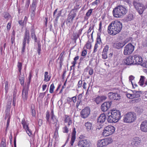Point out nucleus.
Wrapping results in <instances>:
<instances>
[{
    "label": "nucleus",
    "mask_w": 147,
    "mask_h": 147,
    "mask_svg": "<svg viewBox=\"0 0 147 147\" xmlns=\"http://www.w3.org/2000/svg\"><path fill=\"white\" fill-rule=\"evenodd\" d=\"M122 28V24L121 22L117 21H113L109 25L107 31L109 34L115 35L121 31Z\"/></svg>",
    "instance_id": "f257e3e1"
},
{
    "label": "nucleus",
    "mask_w": 147,
    "mask_h": 147,
    "mask_svg": "<svg viewBox=\"0 0 147 147\" xmlns=\"http://www.w3.org/2000/svg\"><path fill=\"white\" fill-rule=\"evenodd\" d=\"M108 114L109 115L107 119L110 123L117 122L121 118V113L119 111L112 110Z\"/></svg>",
    "instance_id": "f03ea898"
},
{
    "label": "nucleus",
    "mask_w": 147,
    "mask_h": 147,
    "mask_svg": "<svg viewBox=\"0 0 147 147\" xmlns=\"http://www.w3.org/2000/svg\"><path fill=\"white\" fill-rule=\"evenodd\" d=\"M32 77V72L31 71L29 73V76L28 77V81L27 84H25V86L23 87L22 91V97L24 101H26L28 99L29 86Z\"/></svg>",
    "instance_id": "7ed1b4c3"
},
{
    "label": "nucleus",
    "mask_w": 147,
    "mask_h": 147,
    "mask_svg": "<svg viewBox=\"0 0 147 147\" xmlns=\"http://www.w3.org/2000/svg\"><path fill=\"white\" fill-rule=\"evenodd\" d=\"M30 38L29 30L26 28L25 30L24 36L22 41V47L21 51V53L22 55H24L26 49V43H27L28 45L29 44Z\"/></svg>",
    "instance_id": "20e7f679"
},
{
    "label": "nucleus",
    "mask_w": 147,
    "mask_h": 147,
    "mask_svg": "<svg viewBox=\"0 0 147 147\" xmlns=\"http://www.w3.org/2000/svg\"><path fill=\"white\" fill-rule=\"evenodd\" d=\"M46 115L47 123L48 122L50 125H51L52 124H55V126H58V125H57L58 120L54 115L53 109H51V118L50 119L49 112V111H48L46 112Z\"/></svg>",
    "instance_id": "39448f33"
},
{
    "label": "nucleus",
    "mask_w": 147,
    "mask_h": 147,
    "mask_svg": "<svg viewBox=\"0 0 147 147\" xmlns=\"http://www.w3.org/2000/svg\"><path fill=\"white\" fill-rule=\"evenodd\" d=\"M136 118V115L134 113L129 112L124 115L123 121L126 123H132L135 120Z\"/></svg>",
    "instance_id": "423d86ee"
},
{
    "label": "nucleus",
    "mask_w": 147,
    "mask_h": 147,
    "mask_svg": "<svg viewBox=\"0 0 147 147\" xmlns=\"http://www.w3.org/2000/svg\"><path fill=\"white\" fill-rule=\"evenodd\" d=\"M83 135H80L79 137L80 140L78 143V145L79 147H90L91 143L90 141L84 138Z\"/></svg>",
    "instance_id": "0eeeda50"
},
{
    "label": "nucleus",
    "mask_w": 147,
    "mask_h": 147,
    "mask_svg": "<svg viewBox=\"0 0 147 147\" xmlns=\"http://www.w3.org/2000/svg\"><path fill=\"white\" fill-rule=\"evenodd\" d=\"M115 128L113 126L108 125L105 127L103 130L102 135L104 136H107L114 133Z\"/></svg>",
    "instance_id": "6e6552de"
},
{
    "label": "nucleus",
    "mask_w": 147,
    "mask_h": 147,
    "mask_svg": "<svg viewBox=\"0 0 147 147\" xmlns=\"http://www.w3.org/2000/svg\"><path fill=\"white\" fill-rule=\"evenodd\" d=\"M134 46L131 43H128L124 47L123 51L125 55H129L131 54L134 50Z\"/></svg>",
    "instance_id": "1a4fd4ad"
},
{
    "label": "nucleus",
    "mask_w": 147,
    "mask_h": 147,
    "mask_svg": "<svg viewBox=\"0 0 147 147\" xmlns=\"http://www.w3.org/2000/svg\"><path fill=\"white\" fill-rule=\"evenodd\" d=\"M21 123L23 128L25 130L28 135L30 136L32 135V132L29 128V123L27 122V121L23 118L22 120Z\"/></svg>",
    "instance_id": "9d476101"
},
{
    "label": "nucleus",
    "mask_w": 147,
    "mask_h": 147,
    "mask_svg": "<svg viewBox=\"0 0 147 147\" xmlns=\"http://www.w3.org/2000/svg\"><path fill=\"white\" fill-rule=\"evenodd\" d=\"M127 12V10H113V13L115 17L119 18L122 15H125Z\"/></svg>",
    "instance_id": "9b49d317"
},
{
    "label": "nucleus",
    "mask_w": 147,
    "mask_h": 147,
    "mask_svg": "<svg viewBox=\"0 0 147 147\" xmlns=\"http://www.w3.org/2000/svg\"><path fill=\"white\" fill-rule=\"evenodd\" d=\"M90 109L88 107H86L82 109L80 112V116L84 119L87 118L90 113Z\"/></svg>",
    "instance_id": "f8f14e48"
},
{
    "label": "nucleus",
    "mask_w": 147,
    "mask_h": 147,
    "mask_svg": "<svg viewBox=\"0 0 147 147\" xmlns=\"http://www.w3.org/2000/svg\"><path fill=\"white\" fill-rule=\"evenodd\" d=\"M111 103V101L106 102L103 103L100 107V109L103 112L107 111L110 108Z\"/></svg>",
    "instance_id": "ddd939ff"
},
{
    "label": "nucleus",
    "mask_w": 147,
    "mask_h": 147,
    "mask_svg": "<svg viewBox=\"0 0 147 147\" xmlns=\"http://www.w3.org/2000/svg\"><path fill=\"white\" fill-rule=\"evenodd\" d=\"M109 99L112 100H118L120 99L119 94L116 93L110 92L108 94Z\"/></svg>",
    "instance_id": "4468645a"
},
{
    "label": "nucleus",
    "mask_w": 147,
    "mask_h": 147,
    "mask_svg": "<svg viewBox=\"0 0 147 147\" xmlns=\"http://www.w3.org/2000/svg\"><path fill=\"white\" fill-rule=\"evenodd\" d=\"M124 62L125 65H134L133 60V57L130 56L125 59L124 60Z\"/></svg>",
    "instance_id": "2eb2a0df"
},
{
    "label": "nucleus",
    "mask_w": 147,
    "mask_h": 147,
    "mask_svg": "<svg viewBox=\"0 0 147 147\" xmlns=\"http://www.w3.org/2000/svg\"><path fill=\"white\" fill-rule=\"evenodd\" d=\"M106 119V117L104 114H101L97 119V123H98L100 126L101 125L102 126V124L105 121Z\"/></svg>",
    "instance_id": "dca6fc26"
},
{
    "label": "nucleus",
    "mask_w": 147,
    "mask_h": 147,
    "mask_svg": "<svg viewBox=\"0 0 147 147\" xmlns=\"http://www.w3.org/2000/svg\"><path fill=\"white\" fill-rule=\"evenodd\" d=\"M113 47L116 49H119L123 47L125 45V43L124 42H117L112 43Z\"/></svg>",
    "instance_id": "f3484780"
},
{
    "label": "nucleus",
    "mask_w": 147,
    "mask_h": 147,
    "mask_svg": "<svg viewBox=\"0 0 147 147\" xmlns=\"http://www.w3.org/2000/svg\"><path fill=\"white\" fill-rule=\"evenodd\" d=\"M133 57L134 65L140 64L142 62V59L141 57L136 55H134Z\"/></svg>",
    "instance_id": "a211bd4d"
},
{
    "label": "nucleus",
    "mask_w": 147,
    "mask_h": 147,
    "mask_svg": "<svg viewBox=\"0 0 147 147\" xmlns=\"http://www.w3.org/2000/svg\"><path fill=\"white\" fill-rule=\"evenodd\" d=\"M136 9H142L141 8H140L139 7H142V8L144 9L147 8V3L144 5L139 3H137L136 1H134L133 3Z\"/></svg>",
    "instance_id": "6ab92c4d"
},
{
    "label": "nucleus",
    "mask_w": 147,
    "mask_h": 147,
    "mask_svg": "<svg viewBox=\"0 0 147 147\" xmlns=\"http://www.w3.org/2000/svg\"><path fill=\"white\" fill-rule=\"evenodd\" d=\"M141 143L140 139L138 137L134 138L131 144L133 147L138 146Z\"/></svg>",
    "instance_id": "aec40b11"
},
{
    "label": "nucleus",
    "mask_w": 147,
    "mask_h": 147,
    "mask_svg": "<svg viewBox=\"0 0 147 147\" xmlns=\"http://www.w3.org/2000/svg\"><path fill=\"white\" fill-rule=\"evenodd\" d=\"M107 99V97L105 96H98L95 98L94 100L97 104H98L102 102L103 101Z\"/></svg>",
    "instance_id": "412c9836"
},
{
    "label": "nucleus",
    "mask_w": 147,
    "mask_h": 147,
    "mask_svg": "<svg viewBox=\"0 0 147 147\" xmlns=\"http://www.w3.org/2000/svg\"><path fill=\"white\" fill-rule=\"evenodd\" d=\"M64 54V51H63L60 54L58 60H59V68L61 69L62 65H63V61L64 60V57L63 56Z\"/></svg>",
    "instance_id": "4be33fe9"
},
{
    "label": "nucleus",
    "mask_w": 147,
    "mask_h": 147,
    "mask_svg": "<svg viewBox=\"0 0 147 147\" xmlns=\"http://www.w3.org/2000/svg\"><path fill=\"white\" fill-rule=\"evenodd\" d=\"M141 131L144 132H147V121L142 122L140 125Z\"/></svg>",
    "instance_id": "5701e85b"
},
{
    "label": "nucleus",
    "mask_w": 147,
    "mask_h": 147,
    "mask_svg": "<svg viewBox=\"0 0 147 147\" xmlns=\"http://www.w3.org/2000/svg\"><path fill=\"white\" fill-rule=\"evenodd\" d=\"M85 125L87 130L88 131L91 130L92 129V123L88 121L86 122L85 124Z\"/></svg>",
    "instance_id": "b1692460"
},
{
    "label": "nucleus",
    "mask_w": 147,
    "mask_h": 147,
    "mask_svg": "<svg viewBox=\"0 0 147 147\" xmlns=\"http://www.w3.org/2000/svg\"><path fill=\"white\" fill-rule=\"evenodd\" d=\"M30 109L32 116L33 117H35L36 115V108L34 104H32L31 105Z\"/></svg>",
    "instance_id": "393cba45"
},
{
    "label": "nucleus",
    "mask_w": 147,
    "mask_h": 147,
    "mask_svg": "<svg viewBox=\"0 0 147 147\" xmlns=\"http://www.w3.org/2000/svg\"><path fill=\"white\" fill-rule=\"evenodd\" d=\"M31 35L32 39H34L35 42H36L37 41V38L35 34V30L34 28H32L31 30Z\"/></svg>",
    "instance_id": "a878e982"
},
{
    "label": "nucleus",
    "mask_w": 147,
    "mask_h": 147,
    "mask_svg": "<svg viewBox=\"0 0 147 147\" xmlns=\"http://www.w3.org/2000/svg\"><path fill=\"white\" fill-rule=\"evenodd\" d=\"M134 18V15L132 14H130L127 17L124 18L123 20L125 22H127L133 20Z\"/></svg>",
    "instance_id": "bb28decb"
},
{
    "label": "nucleus",
    "mask_w": 147,
    "mask_h": 147,
    "mask_svg": "<svg viewBox=\"0 0 147 147\" xmlns=\"http://www.w3.org/2000/svg\"><path fill=\"white\" fill-rule=\"evenodd\" d=\"M104 142L105 146H106L108 144L111 143L112 142L113 140L111 138H108L103 139Z\"/></svg>",
    "instance_id": "cd10ccee"
},
{
    "label": "nucleus",
    "mask_w": 147,
    "mask_h": 147,
    "mask_svg": "<svg viewBox=\"0 0 147 147\" xmlns=\"http://www.w3.org/2000/svg\"><path fill=\"white\" fill-rule=\"evenodd\" d=\"M134 98L139 97L140 96V94L142 93L141 91L134 90L133 91Z\"/></svg>",
    "instance_id": "c85d7f7f"
},
{
    "label": "nucleus",
    "mask_w": 147,
    "mask_h": 147,
    "mask_svg": "<svg viewBox=\"0 0 147 147\" xmlns=\"http://www.w3.org/2000/svg\"><path fill=\"white\" fill-rule=\"evenodd\" d=\"M51 77L48 75V72L46 71L45 73L44 81L45 82L49 81L51 79Z\"/></svg>",
    "instance_id": "c756f323"
},
{
    "label": "nucleus",
    "mask_w": 147,
    "mask_h": 147,
    "mask_svg": "<svg viewBox=\"0 0 147 147\" xmlns=\"http://www.w3.org/2000/svg\"><path fill=\"white\" fill-rule=\"evenodd\" d=\"M65 122H67V124L69 125L71 124V121L69 116L65 115Z\"/></svg>",
    "instance_id": "7c9ffc66"
},
{
    "label": "nucleus",
    "mask_w": 147,
    "mask_h": 147,
    "mask_svg": "<svg viewBox=\"0 0 147 147\" xmlns=\"http://www.w3.org/2000/svg\"><path fill=\"white\" fill-rule=\"evenodd\" d=\"M75 131H74L72 135L71 138V146H72L76 139Z\"/></svg>",
    "instance_id": "2f4dec72"
},
{
    "label": "nucleus",
    "mask_w": 147,
    "mask_h": 147,
    "mask_svg": "<svg viewBox=\"0 0 147 147\" xmlns=\"http://www.w3.org/2000/svg\"><path fill=\"white\" fill-rule=\"evenodd\" d=\"M0 146L1 147H6V140L4 137H3L1 139Z\"/></svg>",
    "instance_id": "473e14b6"
},
{
    "label": "nucleus",
    "mask_w": 147,
    "mask_h": 147,
    "mask_svg": "<svg viewBox=\"0 0 147 147\" xmlns=\"http://www.w3.org/2000/svg\"><path fill=\"white\" fill-rule=\"evenodd\" d=\"M17 67L20 74H21V71L22 68V63L18 62L17 64Z\"/></svg>",
    "instance_id": "72a5a7b5"
},
{
    "label": "nucleus",
    "mask_w": 147,
    "mask_h": 147,
    "mask_svg": "<svg viewBox=\"0 0 147 147\" xmlns=\"http://www.w3.org/2000/svg\"><path fill=\"white\" fill-rule=\"evenodd\" d=\"M38 1L37 0H33L31 6V8L32 9H35L36 7V5Z\"/></svg>",
    "instance_id": "f704fd0d"
},
{
    "label": "nucleus",
    "mask_w": 147,
    "mask_h": 147,
    "mask_svg": "<svg viewBox=\"0 0 147 147\" xmlns=\"http://www.w3.org/2000/svg\"><path fill=\"white\" fill-rule=\"evenodd\" d=\"M145 78L143 76H140V79L139 83L141 86H142L144 84Z\"/></svg>",
    "instance_id": "c9c22d12"
},
{
    "label": "nucleus",
    "mask_w": 147,
    "mask_h": 147,
    "mask_svg": "<svg viewBox=\"0 0 147 147\" xmlns=\"http://www.w3.org/2000/svg\"><path fill=\"white\" fill-rule=\"evenodd\" d=\"M104 144L103 140H99L97 144V146L98 147L105 146Z\"/></svg>",
    "instance_id": "e433bc0d"
},
{
    "label": "nucleus",
    "mask_w": 147,
    "mask_h": 147,
    "mask_svg": "<svg viewBox=\"0 0 147 147\" xmlns=\"http://www.w3.org/2000/svg\"><path fill=\"white\" fill-rule=\"evenodd\" d=\"M135 111L138 114L140 115L143 112V109L141 108L137 107L135 109Z\"/></svg>",
    "instance_id": "4c0bfd02"
},
{
    "label": "nucleus",
    "mask_w": 147,
    "mask_h": 147,
    "mask_svg": "<svg viewBox=\"0 0 147 147\" xmlns=\"http://www.w3.org/2000/svg\"><path fill=\"white\" fill-rule=\"evenodd\" d=\"M76 10H72L71 12H73V14H71L70 16V19H71V21H72L74 18L76 16V13L75 12L76 11H74Z\"/></svg>",
    "instance_id": "58836bf2"
},
{
    "label": "nucleus",
    "mask_w": 147,
    "mask_h": 147,
    "mask_svg": "<svg viewBox=\"0 0 147 147\" xmlns=\"http://www.w3.org/2000/svg\"><path fill=\"white\" fill-rule=\"evenodd\" d=\"M19 81L20 83L22 86H24V76H22V77H20L19 78Z\"/></svg>",
    "instance_id": "ea45409f"
},
{
    "label": "nucleus",
    "mask_w": 147,
    "mask_h": 147,
    "mask_svg": "<svg viewBox=\"0 0 147 147\" xmlns=\"http://www.w3.org/2000/svg\"><path fill=\"white\" fill-rule=\"evenodd\" d=\"M5 92L6 94L7 93L9 89L8 84L9 83L8 81H6L5 82Z\"/></svg>",
    "instance_id": "a19ab883"
},
{
    "label": "nucleus",
    "mask_w": 147,
    "mask_h": 147,
    "mask_svg": "<svg viewBox=\"0 0 147 147\" xmlns=\"http://www.w3.org/2000/svg\"><path fill=\"white\" fill-rule=\"evenodd\" d=\"M55 88V87L53 83H52L50 85L49 89V92L51 93H53L54 90Z\"/></svg>",
    "instance_id": "79ce46f5"
},
{
    "label": "nucleus",
    "mask_w": 147,
    "mask_h": 147,
    "mask_svg": "<svg viewBox=\"0 0 147 147\" xmlns=\"http://www.w3.org/2000/svg\"><path fill=\"white\" fill-rule=\"evenodd\" d=\"M96 40V43H97V44L98 43L100 44V43L101 42L100 36L98 34H97Z\"/></svg>",
    "instance_id": "37998d69"
},
{
    "label": "nucleus",
    "mask_w": 147,
    "mask_h": 147,
    "mask_svg": "<svg viewBox=\"0 0 147 147\" xmlns=\"http://www.w3.org/2000/svg\"><path fill=\"white\" fill-rule=\"evenodd\" d=\"M37 52L38 54L39 55L40 53V51H41V45L39 43H38V49Z\"/></svg>",
    "instance_id": "c03bdc74"
},
{
    "label": "nucleus",
    "mask_w": 147,
    "mask_h": 147,
    "mask_svg": "<svg viewBox=\"0 0 147 147\" xmlns=\"http://www.w3.org/2000/svg\"><path fill=\"white\" fill-rule=\"evenodd\" d=\"M58 16H57V17L55 19V20L54 21V25L55 26H56L57 25L58 18L60 15V13L59 15V14H58Z\"/></svg>",
    "instance_id": "a18cd8bd"
},
{
    "label": "nucleus",
    "mask_w": 147,
    "mask_h": 147,
    "mask_svg": "<svg viewBox=\"0 0 147 147\" xmlns=\"http://www.w3.org/2000/svg\"><path fill=\"white\" fill-rule=\"evenodd\" d=\"M79 57L78 56H77L74 59V61L72 63L73 64V66H74L75 64L76 63V61L78 60L79 59Z\"/></svg>",
    "instance_id": "49530a36"
},
{
    "label": "nucleus",
    "mask_w": 147,
    "mask_h": 147,
    "mask_svg": "<svg viewBox=\"0 0 147 147\" xmlns=\"http://www.w3.org/2000/svg\"><path fill=\"white\" fill-rule=\"evenodd\" d=\"M59 129L58 126H55V128L54 134V136H57L58 134V130Z\"/></svg>",
    "instance_id": "de8ad7c7"
},
{
    "label": "nucleus",
    "mask_w": 147,
    "mask_h": 147,
    "mask_svg": "<svg viewBox=\"0 0 147 147\" xmlns=\"http://www.w3.org/2000/svg\"><path fill=\"white\" fill-rule=\"evenodd\" d=\"M86 46L87 49H90L91 47V42L89 41H88L86 45Z\"/></svg>",
    "instance_id": "09e8293b"
},
{
    "label": "nucleus",
    "mask_w": 147,
    "mask_h": 147,
    "mask_svg": "<svg viewBox=\"0 0 147 147\" xmlns=\"http://www.w3.org/2000/svg\"><path fill=\"white\" fill-rule=\"evenodd\" d=\"M126 95L127 97L130 99H132L134 98L133 94H127Z\"/></svg>",
    "instance_id": "8fccbe9b"
},
{
    "label": "nucleus",
    "mask_w": 147,
    "mask_h": 147,
    "mask_svg": "<svg viewBox=\"0 0 147 147\" xmlns=\"http://www.w3.org/2000/svg\"><path fill=\"white\" fill-rule=\"evenodd\" d=\"M11 16L9 13L7 12H5L4 13V17L5 19H7L9 17H10Z\"/></svg>",
    "instance_id": "3c124183"
},
{
    "label": "nucleus",
    "mask_w": 147,
    "mask_h": 147,
    "mask_svg": "<svg viewBox=\"0 0 147 147\" xmlns=\"http://www.w3.org/2000/svg\"><path fill=\"white\" fill-rule=\"evenodd\" d=\"M100 0H96L92 3V5H97L99 4Z\"/></svg>",
    "instance_id": "603ef678"
},
{
    "label": "nucleus",
    "mask_w": 147,
    "mask_h": 147,
    "mask_svg": "<svg viewBox=\"0 0 147 147\" xmlns=\"http://www.w3.org/2000/svg\"><path fill=\"white\" fill-rule=\"evenodd\" d=\"M11 21L8 23L7 26V30H9L10 29L11 27Z\"/></svg>",
    "instance_id": "864d4df0"
},
{
    "label": "nucleus",
    "mask_w": 147,
    "mask_h": 147,
    "mask_svg": "<svg viewBox=\"0 0 147 147\" xmlns=\"http://www.w3.org/2000/svg\"><path fill=\"white\" fill-rule=\"evenodd\" d=\"M126 9L123 6L120 5H119L116 7H115V8H114V9Z\"/></svg>",
    "instance_id": "5fc2aeb1"
},
{
    "label": "nucleus",
    "mask_w": 147,
    "mask_h": 147,
    "mask_svg": "<svg viewBox=\"0 0 147 147\" xmlns=\"http://www.w3.org/2000/svg\"><path fill=\"white\" fill-rule=\"evenodd\" d=\"M102 58L104 59H106L107 58V53H105L104 52H102Z\"/></svg>",
    "instance_id": "6e6d98bb"
},
{
    "label": "nucleus",
    "mask_w": 147,
    "mask_h": 147,
    "mask_svg": "<svg viewBox=\"0 0 147 147\" xmlns=\"http://www.w3.org/2000/svg\"><path fill=\"white\" fill-rule=\"evenodd\" d=\"M92 12V10H88L86 14V15L87 17L89 16Z\"/></svg>",
    "instance_id": "4d7b16f0"
},
{
    "label": "nucleus",
    "mask_w": 147,
    "mask_h": 147,
    "mask_svg": "<svg viewBox=\"0 0 147 147\" xmlns=\"http://www.w3.org/2000/svg\"><path fill=\"white\" fill-rule=\"evenodd\" d=\"M10 119V115H8V118L7 120V125H6L7 128H8L9 125Z\"/></svg>",
    "instance_id": "13d9d810"
},
{
    "label": "nucleus",
    "mask_w": 147,
    "mask_h": 147,
    "mask_svg": "<svg viewBox=\"0 0 147 147\" xmlns=\"http://www.w3.org/2000/svg\"><path fill=\"white\" fill-rule=\"evenodd\" d=\"M30 3V0H26V5H25L26 8H28Z\"/></svg>",
    "instance_id": "bf43d9fd"
},
{
    "label": "nucleus",
    "mask_w": 147,
    "mask_h": 147,
    "mask_svg": "<svg viewBox=\"0 0 147 147\" xmlns=\"http://www.w3.org/2000/svg\"><path fill=\"white\" fill-rule=\"evenodd\" d=\"M109 49L108 46L106 45L104 49L102 52H104L105 53H107V52Z\"/></svg>",
    "instance_id": "052dcab7"
},
{
    "label": "nucleus",
    "mask_w": 147,
    "mask_h": 147,
    "mask_svg": "<svg viewBox=\"0 0 147 147\" xmlns=\"http://www.w3.org/2000/svg\"><path fill=\"white\" fill-rule=\"evenodd\" d=\"M45 94V92L40 93L39 96L42 98H43Z\"/></svg>",
    "instance_id": "680f3d73"
},
{
    "label": "nucleus",
    "mask_w": 147,
    "mask_h": 147,
    "mask_svg": "<svg viewBox=\"0 0 147 147\" xmlns=\"http://www.w3.org/2000/svg\"><path fill=\"white\" fill-rule=\"evenodd\" d=\"M98 44L97 43H96L95 44L94 48V49L93 51V53H95L97 51V49L98 48Z\"/></svg>",
    "instance_id": "e2e57ef3"
},
{
    "label": "nucleus",
    "mask_w": 147,
    "mask_h": 147,
    "mask_svg": "<svg viewBox=\"0 0 147 147\" xmlns=\"http://www.w3.org/2000/svg\"><path fill=\"white\" fill-rule=\"evenodd\" d=\"M82 81L81 80H80L78 82V84L77 85L78 86V88H80L82 87Z\"/></svg>",
    "instance_id": "0e129e2a"
},
{
    "label": "nucleus",
    "mask_w": 147,
    "mask_h": 147,
    "mask_svg": "<svg viewBox=\"0 0 147 147\" xmlns=\"http://www.w3.org/2000/svg\"><path fill=\"white\" fill-rule=\"evenodd\" d=\"M15 37L14 36H11V42L12 45H13L15 42Z\"/></svg>",
    "instance_id": "69168bd1"
},
{
    "label": "nucleus",
    "mask_w": 147,
    "mask_h": 147,
    "mask_svg": "<svg viewBox=\"0 0 147 147\" xmlns=\"http://www.w3.org/2000/svg\"><path fill=\"white\" fill-rule=\"evenodd\" d=\"M134 77L132 76H130L129 77V80L131 82L132 84L133 85V87H134V86H133V85L132 82L131 81V80H134Z\"/></svg>",
    "instance_id": "338daca9"
},
{
    "label": "nucleus",
    "mask_w": 147,
    "mask_h": 147,
    "mask_svg": "<svg viewBox=\"0 0 147 147\" xmlns=\"http://www.w3.org/2000/svg\"><path fill=\"white\" fill-rule=\"evenodd\" d=\"M87 54V51L86 50L83 51L82 53V55L83 56H85Z\"/></svg>",
    "instance_id": "774afa93"
}]
</instances>
